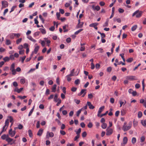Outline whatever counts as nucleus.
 Here are the masks:
<instances>
[{"instance_id":"1","label":"nucleus","mask_w":146,"mask_h":146,"mask_svg":"<svg viewBox=\"0 0 146 146\" xmlns=\"http://www.w3.org/2000/svg\"><path fill=\"white\" fill-rule=\"evenodd\" d=\"M142 12L141 11L137 10L132 15V16L133 17L135 15L136 18H139L142 15Z\"/></svg>"},{"instance_id":"2","label":"nucleus","mask_w":146,"mask_h":146,"mask_svg":"<svg viewBox=\"0 0 146 146\" xmlns=\"http://www.w3.org/2000/svg\"><path fill=\"white\" fill-rule=\"evenodd\" d=\"M9 125V119H7L5 121V125L3 127L2 130L1 132V133H2L3 132L6 131V129L8 126Z\"/></svg>"},{"instance_id":"3","label":"nucleus","mask_w":146,"mask_h":146,"mask_svg":"<svg viewBox=\"0 0 146 146\" xmlns=\"http://www.w3.org/2000/svg\"><path fill=\"white\" fill-rule=\"evenodd\" d=\"M128 126L124 125L123 127V129L124 131H126L130 129L131 127L132 122H130Z\"/></svg>"},{"instance_id":"4","label":"nucleus","mask_w":146,"mask_h":146,"mask_svg":"<svg viewBox=\"0 0 146 146\" xmlns=\"http://www.w3.org/2000/svg\"><path fill=\"white\" fill-rule=\"evenodd\" d=\"M106 135H110L112 134L113 133V129L111 128L108 127L106 129Z\"/></svg>"},{"instance_id":"5","label":"nucleus","mask_w":146,"mask_h":146,"mask_svg":"<svg viewBox=\"0 0 146 146\" xmlns=\"http://www.w3.org/2000/svg\"><path fill=\"white\" fill-rule=\"evenodd\" d=\"M98 24V23H92L89 25V26L90 27H94L96 30H97L98 27H96Z\"/></svg>"},{"instance_id":"6","label":"nucleus","mask_w":146,"mask_h":146,"mask_svg":"<svg viewBox=\"0 0 146 146\" xmlns=\"http://www.w3.org/2000/svg\"><path fill=\"white\" fill-rule=\"evenodd\" d=\"M2 7L5 8L8 7V2L6 1H2L1 2Z\"/></svg>"},{"instance_id":"7","label":"nucleus","mask_w":146,"mask_h":146,"mask_svg":"<svg viewBox=\"0 0 146 146\" xmlns=\"http://www.w3.org/2000/svg\"><path fill=\"white\" fill-rule=\"evenodd\" d=\"M54 136V134L52 132H50L49 131H47L46 135V137L48 138L49 137H52Z\"/></svg>"},{"instance_id":"8","label":"nucleus","mask_w":146,"mask_h":146,"mask_svg":"<svg viewBox=\"0 0 146 146\" xmlns=\"http://www.w3.org/2000/svg\"><path fill=\"white\" fill-rule=\"evenodd\" d=\"M78 23L76 26V27L77 28H81L83 27V25L84 24V22H80V19L78 20Z\"/></svg>"},{"instance_id":"9","label":"nucleus","mask_w":146,"mask_h":146,"mask_svg":"<svg viewBox=\"0 0 146 146\" xmlns=\"http://www.w3.org/2000/svg\"><path fill=\"white\" fill-rule=\"evenodd\" d=\"M135 76H127L126 78L130 80H136V79L135 78Z\"/></svg>"},{"instance_id":"10","label":"nucleus","mask_w":146,"mask_h":146,"mask_svg":"<svg viewBox=\"0 0 146 146\" xmlns=\"http://www.w3.org/2000/svg\"><path fill=\"white\" fill-rule=\"evenodd\" d=\"M87 105L89 107V108L90 109H93L95 108L94 106L90 102H87Z\"/></svg>"},{"instance_id":"11","label":"nucleus","mask_w":146,"mask_h":146,"mask_svg":"<svg viewBox=\"0 0 146 146\" xmlns=\"http://www.w3.org/2000/svg\"><path fill=\"white\" fill-rule=\"evenodd\" d=\"M8 117L9 118V121L11 123V124L10 125V127H11L13 125V117L11 116H9Z\"/></svg>"},{"instance_id":"12","label":"nucleus","mask_w":146,"mask_h":146,"mask_svg":"<svg viewBox=\"0 0 146 146\" xmlns=\"http://www.w3.org/2000/svg\"><path fill=\"white\" fill-rule=\"evenodd\" d=\"M39 46H37L35 47L34 51H33L34 52V53L35 54H36L37 53V52L39 49Z\"/></svg>"},{"instance_id":"13","label":"nucleus","mask_w":146,"mask_h":146,"mask_svg":"<svg viewBox=\"0 0 146 146\" xmlns=\"http://www.w3.org/2000/svg\"><path fill=\"white\" fill-rule=\"evenodd\" d=\"M56 84H54L53 85L52 88V92H56Z\"/></svg>"},{"instance_id":"14","label":"nucleus","mask_w":146,"mask_h":146,"mask_svg":"<svg viewBox=\"0 0 146 146\" xmlns=\"http://www.w3.org/2000/svg\"><path fill=\"white\" fill-rule=\"evenodd\" d=\"M43 129H40L38 131L37 133V135L39 136H41L43 133Z\"/></svg>"},{"instance_id":"15","label":"nucleus","mask_w":146,"mask_h":146,"mask_svg":"<svg viewBox=\"0 0 146 146\" xmlns=\"http://www.w3.org/2000/svg\"><path fill=\"white\" fill-rule=\"evenodd\" d=\"M16 133V131L15 130H14L10 133H9V134L10 135L11 137H13L15 135Z\"/></svg>"},{"instance_id":"16","label":"nucleus","mask_w":146,"mask_h":146,"mask_svg":"<svg viewBox=\"0 0 146 146\" xmlns=\"http://www.w3.org/2000/svg\"><path fill=\"white\" fill-rule=\"evenodd\" d=\"M27 38L30 40H31L34 42H36V40L34 39L31 36H30L27 37Z\"/></svg>"},{"instance_id":"17","label":"nucleus","mask_w":146,"mask_h":146,"mask_svg":"<svg viewBox=\"0 0 146 146\" xmlns=\"http://www.w3.org/2000/svg\"><path fill=\"white\" fill-rule=\"evenodd\" d=\"M127 138L126 137H125L123 139V144H125L127 143Z\"/></svg>"},{"instance_id":"18","label":"nucleus","mask_w":146,"mask_h":146,"mask_svg":"<svg viewBox=\"0 0 146 146\" xmlns=\"http://www.w3.org/2000/svg\"><path fill=\"white\" fill-rule=\"evenodd\" d=\"M104 107H105L104 106H102L100 108L98 111L99 113H101L104 110Z\"/></svg>"},{"instance_id":"19","label":"nucleus","mask_w":146,"mask_h":146,"mask_svg":"<svg viewBox=\"0 0 146 146\" xmlns=\"http://www.w3.org/2000/svg\"><path fill=\"white\" fill-rule=\"evenodd\" d=\"M68 25H66L65 26H63L62 27L63 29L64 30V32H66L68 31V29H66V27H68Z\"/></svg>"},{"instance_id":"20","label":"nucleus","mask_w":146,"mask_h":146,"mask_svg":"<svg viewBox=\"0 0 146 146\" xmlns=\"http://www.w3.org/2000/svg\"><path fill=\"white\" fill-rule=\"evenodd\" d=\"M79 70H78V72L77 73V74H71V73H70V74L68 75V76H69L70 77H71V76H77L79 73Z\"/></svg>"},{"instance_id":"21","label":"nucleus","mask_w":146,"mask_h":146,"mask_svg":"<svg viewBox=\"0 0 146 146\" xmlns=\"http://www.w3.org/2000/svg\"><path fill=\"white\" fill-rule=\"evenodd\" d=\"M141 123L143 126H146V120H141Z\"/></svg>"},{"instance_id":"22","label":"nucleus","mask_w":146,"mask_h":146,"mask_svg":"<svg viewBox=\"0 0 146 146\" xmlns=\"http://www.w3.org/2000/svg\"><path fill=\"white\" fill-rule=\"evenodd\" d=\"M9 136L8 135H6L4 134L2 135L1 136V138L3 140L6 139V138H7Z\"/></svg>"},{"instance_id":"23","label":"nucleus","mask_w":146,"mask_h":146,"mask_svg":"<svg viewBox=\"0 0 146 146\" xmlns=\"http://www.w3.org/2000/svg\"><path fill=\"white\" fill-rule=\"evenodd\" d=\"M6 140L7 141L8 143H10L13 140V139H11L9 137V136L7 137V138H6Z\"/></svg>"},{"instance_id":"24","label":"nucleus","mask_w":146,"mask_h":146,"mask_svg":"<svg viewBox=\"0 0 146 146\" xmlns=\"http://www.w3.org/2000/svg\"><path fill=\"white\" fill-rule=\"evenodd\" d=\"M107 126V125L106 123H102V124L101 126V127L103 129H105L106 128Z\"/></svg>"},{"instance_id":"25","label":"nucleus","mask_w":146,"mask_h":146,"mask_svg":"<svg viewBox=\"0 0 146 146\" xmlns=\"http://www.w3.org/2000/svg\"><path fill=\"white\" fill-rule=\"evenodd\" d=\"M83 108H82L81 109L78 110L76 112V116H79L80 113H81V111L83 110Z\"/></svg>"},{"instance_id":"26","label":"nucleus","mask_w":146,"mask_h":146,"mask_svg":"<svg viewBox=\"0 0 146 146\" xmlns=\"http://www.w3.org/2000/svg\"><path fill=\"white\" fill-rule=\"evenodd\" d=\"M58 95L57 94H55L54 98V101L57 102L58 101V99H57Z\"/></svg>"},{"instance_id":"27","label":"nucleus","mask_w":146,"mask_h":146,"mask_svg":"<svg viewBox=\"0 0 146 146\" xmlns=\"http://www.w3.org/2000/svg\"><path fill=\"white\" fill-rule=\"evenodd\" d=\"M137 27V25H135L132 27L131 28V31H135Z\"/></svg>"},{"instance_id":"28","label":"nucleus","mask_w":146,"mask_h":146,"mask_svg":"<svg viewBox=\"0 0 146 146\" xmlns=\"http://www.w3.org/2000/svg\"><path fill=\"white\" fill-rule=\"evenodd\" d=\"M142 115V113L141 111H139L138 113V117L139 118H140Z\"/></svg>"},{"instance_id":"29","label":"nucleus","mask_w":146,"mask_h":146,"mask_svg":"<svg viewBox=\"0 0 146 146\" xmlns=\"http://www.w3.org/2000/svg\"><path fill=\"white\" fill-rule=\"evenodd\" d=\"M15 64L14 63H13L12 65L11 66L10 70H14L15 69Z\"/></svg>"},{"instance_id":"30","label":"nucleus","mask_w":146,"mask_h":146,"mask_svg":"<svg viewBox=\"0 0 146 146\" xmlns=\"http://www.w3.org/2000/svg\"><path fill=\"white\" fill-rule=\"evenodd\" d=\"M3 60L5 62L8 61L9 60V58L8 56H6L3 58Z\"/></svg>"},{"instance_id":"31","label":"nucleus","mask_w":146,"mask_h":146,"mask_svg":"<svg viewBox=\"0 0 146 146\" xmlns=\"http://www.w3.org/2000/svg\"><path fill=\"white\" fill-rule=\"evenodd\" d=\"M80 83V80L79 79H77L75 81L74 83L75 84L77 85Z\"/></svg>"},{"instance_id":"32","label":"nucleus","mask_w":146,"mask_h":146,"mask_svg":"<svg viewBox=\"0 0 146 146\" xmlns=\"http://www.w3.org/2000/svg\"><path fill=\"white\" fill-rule=\"evenodd\" d=\"M28 133L29 134V136L31 137H32L33 136V134L31 129H29L28 130Z\"/></svg>"},{"instance_id":"33","label":"nucleus","mask_w":146,"mask_h":146,"mask_svg":"<svg viewBox=\"0 0 146 146\" xmlns=\"http://www.w3.org/2000/svg\"><path fill=\"white\" fill-rule=\"evenodd\" d=\"M34 106L33 108H32V109L30 111L29 114V115H28V116H30L31 115L32 113L33 110H34Z\"/></svg>"},{"instance_id":"34","label":"nucleus","mask_w":146,"mask_h":146,"mask_svg":"<svg viewBox=\"0 0 146 146\" xmlns=\"http://www.w3.org/2000/svg\"><path fill=\"white\" fill-rule=\"evenodd\" d=\"M22 40V38H21L17 39L16 41V44H19L21 41Z\"/></svg>"},{"instance_id":"35","label":"nucleus","mask_w":146,"mask_h":146,"mask_svg":"<svg viewBox=\"0 0 146 146\" xmlns=\"http://www.w3.org/2000/svg\"><path fill=\"white\" fill-rule=\"evenodd\" d=\"M11 42L10 40L8 39H7L6 40V42L5 44L7 45H9L11 44Z\"/></svg>"},{"instance_id":"36","label":"nucleus","mask_w":146,"mask_h":146,"mask_svg":"<svg viewBox=\"0 0 146 146\" xmlns=\"http://www.w3.org/2000/svg\"><path fill=\"white\" fill-rule=\"evenodd\" d=\"M144 80H145V79H143V80L142 81V86H143L142 90L143 91H144V88H145V86L144 82Z\"/></svg>"},{"instance_id":"37","label":"nucleus","mask_w":146,"mask_h":146,"mask_svg":"<svg viewBox=\"0 0 146 146\" xmlns=\"http://www.w3.org/2000/svg\"><path fill=\"white\" fill-rule=\"evenodd\" d=\"M39 29L40 30L41 32L43 34H45L46 33V31L44 29L40 28Z\"/></svg>"},{"instance_id":"38","label":"nucleus","mask_w":146,"mask_h":146,"mask_svg":"<svg viewBox=\"0 0 146 146\" xmlns=\"http://www.w3.org/2000/svg\"><path fill=\"white\" fill-rule=\"evenodd\" d=\"M113 20L114 21H115L116 20L117 22L118 23H120L121 22V20L120 18H118L116 19L115 18H113Z\"/></svg>"},{"instance_id":"39","label":"nucleus","mask_w":146,"mask_h":146,"mask_svg":"<svg viewBox=\"0 0 146 146\" xmlns=\"http://www.w3.org/2000/svg\"><path fill=\"white\" fill-rule=\"evenodd\" d=\"M83 30V29H79V30L77 31H76L75 33L74 34L75 35H77L79 33H80V32H81Z\"/></svg>"},{"instance_id":"40","label":"nucleus","mask_w":146,"mask_h":146,"mask_svg":"<svg viewBox=\"0 0 146 146\" xmlns=\"http://www.w3.org/2000/svg\"><path fill=\"white\" fill-rule=\"evenodd\" d=\"M56 16L57 18V19L59 20H60V13L57 12L56 13Z\"/></svg>"},{"instance_id":"41","label":"nucleus","mask_w":146,"mask_h":146,"mask_svg":"<svg viewBox=\"0 0 146 146\" xmlns=\"http://www.w3.org/2000/svg\"><path fill=\"white\" fill-rule=\"evenodd\" d=\"M133 60V58H130L128 59L126 61L128 62H131Z\"/></svg>"},{"instance_id":"42","label":"nucleus","mask_w":146,"mask_h":146,"mask_svg":"<svg viewBox=\"0 0 146 146\" xmlns=\"http://www.w3.org/2000/svg\"><path fill=\"white\" fill-rule=\"evenodd\" d=\"M136 142V139L135 137H133L131 140V142L132 143L134 144Z\"/></svg>"},{"instance_id":"43","label":"nucleus","mask_w":146,"mask_h":146,"mask_svg":"<svg viewBox=\"0 0 146 146\" xmlns=\"http://www.w3.org/2000/svg\"><path fill=\"white\" fill-rule=\"evenodd\" d=\"M93 125L92 123L91 122H89L88 125V127L89 128H91L92 127Z\"/></svg>"},{"instance_id":"44","label":"nucleus","mask_w":146,"mask_h":146,"mask_svg":"<svg viewBox=\"0 0 146 146\" xmlns=\"http://www.w3.org/2000/svg\"><path fill=\"white\" fill-rule=\"evenodd\" d=\"M87 133L86 131H84L82 133V136L83 137H85Z\"/></svg>"},{"instance_id":"45","label":"nucleus","mask_w":146,"mask_h":146,"mask_svg":"<svg viewBox=\"0 0 146 146\" xmlns=\"http://www.w3.org/2000/svg\"><path fill=\"white\" fill-rule=\"evenodd\" d=\"M124 11L122 9L120 8L118 9V11L119 13H122L124 12Z\"/></svg>"},{"instance_id":"46","label":"nucleus","mask_w":146,"mask_h":146,"mask_svg":"<svg viewBox=\"0 0 146 146\" xmlns=\"http://www.w3.org/2000/svg\"><path fill=\"white\" fill-rule=\"evenodd\" d=\"M112 70V68L111 67H109L107 68V71L108 72H110Z\"/></svg>"},{"instance_id":"47","label":"nucleus","mask_w":146,"mask_h":146,"mask_svg":"<svg viewBox=\"0 0 146 146\" xmlns=\"http://www.w3.org/2000/svg\"><path fill=\"white\" fill-rule=\"evenodd\" d=\"M145 137L144 136H142L140 139L141 142H143L145 140Z\"/></svg>"},{"instance_id":"48","label":"nucleus","mask_w":146,"mask_h":146,"mask_svg":"<svg viewBox=\"0 0 146 146\" xmlns=\"http://www.w3.org/2000/svg\"><path fill=\"white\" fill-rule=\"evenodd\" d=\"M81 129L80 128L78 129V131H76V132L77 135H80V133L81 132Z\"/></svg>"},{"instance_id":"49","label":"nucleus","mask_w":146,"mask_h":146,"mask_svg":"<svg viewBox=\"0 0 146 146\" xmlns=\"http://www.w3.org/2000/svg\"><path fill=\"white\" fill-rule=\"evenodd\" d=\"M39 18L41 19V20L42 21V23H44V20L42 17V15H39Z\"/></svg>"},{"instance_id":"50","label":"nucleus","mask_w":146,"mask_h":146,"mask_svg":"<svg viewBox=\"0 0 146 146\" xmlns=\"http://www.w3.org/2000/svg\"><path fill=\"white\" fill-rule=\"evenodd\" d=\"M38 17L37 16L36 18L34 19L35 23L36 24H37L38 23V22L37 20Z\"/></svg>"},{"instance_id":"51","label":"nucleus","mask_w":146,"mask_h":146,"mask_svg":"<svg viewBox=\"0 0 146 146\" xmlns=\"http://www.w3.org/2000/svg\"><path fill=\"white\" fill-rule=\"evenodd\" d=\"M39 33L40 32H35L34 34V37H36L37 36H38L39 35Z\"/></svg>"},{"instance_id":"52","label":"nucleus","mask_w":146,"mask_h":146,"mask_svg":"<svg viewBox=\"0 0 146 146\" xmlns=\"http://www.w3.org/2000/svg\"><path fill=\"white\" fill-rule=\"evenodd\" d=\"M95 10H96L97 11H98L100 9V7L99 6L97 5V6H96L95 7Z\"/></svg>"},{"instance_id":"53","label":"nucleus","mask_w":146,"mask_h":146,"mask_svg":"<svg viewBox=\"0 0 146 146\" xmlns=\"http://www.w3.org/2000/svg\"><path fill=\"white\" fill-rule=\"evenodd\" d=\"M58 102L56 104V106H58L61 103V100L60 99H58Z\"/></svg>"},{"instance_id":"54","label":"nucleus","mask_w":146,"mask_h":146,"mask_svg":"<svg viewBox=\"0 0 146 146\" xmlns=\"http://www.w3.org/2000/svg\"><path fill=\"white\" fill-rule=\"evenodd\" d=\"M23 127V126L21 124H19L18 126V129H22Z\"/></svg>"},{"instance_id":"55","label":"nucleus","mask_w":146,"mask_h":146,"mask_svg":"<svg viewBox=\"0 0 146 146\" xmlns=\"http://www.w3.org/2000/svg\"><path fill=\"white\" fill-rule=\"evenodd\" d=\"M50 90L49 89H47L45 92V94L46 95H49L50 94Z\"/></svg>"},{"instance_id":"56","label":"nucleus","mask_w":146,"mask_h":146,"mask_svg":"<svg viewBox=\"0 0 146 146\" xmlns=\"http://www.w3.org/2000/svg\"><path fill=\"white\" fill-rule=\"evenodd\" d=\"M23 88H21L19 89H17V93H20L23 90Z\"/></svg>"},{"instance_id":"57","label":"nucleus","mask_w":146,"mask_h":146,"mask_svg":"<svg viewBox=\"0 0 146 146\" xmlns=\"http://www.w3.org/2000/svg\"><path fill=\"white\" fill-rule=\"evenodd\" d=\"M9 60H13L14 59V56L13 55H11L9 56Z\"/></svg>"},{"instance_id":"58","label":"nucleus","mask_w":146,"mask_h":146,"mask_svg":"<svg viewBox=\"0 0 146 146\" xmlns=\"http://www.w3.org/2000/svg\"><path fill=\"white\" fill-rule=\"evenodd\" d=\"M133 124L134 126L135 127L137 126V125L138 122L136 121H135V120H134L133 121Z\"/></svg>"},{"instance_id":"59","label":"nucleus","mask_w":146,"mask_h":146,"mask_svg":"<svg viewBox=\"0 0 146 146\" xmlns=\"http://www.w3.org/2000/svg\"><path fill=\"white\" fill-rule=\"evenodd\" d=\"M20 82L21 84H23L25 82V80L24 79H21L20 80Z\"/></svg>"},{"instance_id":"60","label":"nucleus","mask_w":146,"mask_h":146,"mask_svg":"<svg viewBox=\"0 0 146 146\" xmlns=\"http://www.w3.org/2000/svg\"><path fill=\"white\" fill-rule=\"evenodd\" d=\"M135 88L137 89H138L140 87V85L139 84H136L135 85Z\"/></svg>"},{"instance_id":"61","label":"nucleus","mask_w":146,"mask_h":146,"mask_svg":"<svg viewBox=\"0 0 146 146\" xmlns=\"http://www.w3.org/2000/svg\"><path fill=\"white\" fill-rule=\"evenodd\" d=\"M39 108L40 109H43L44 108V106L43 104H41L39 106Z\"/></svg>"},{"instance_id":"62","label":"nucleus","mask_w":146,"mask_h":146,"mask_svg":"<svg viewBox=\"0 0 146 146\" xmlns=\"http://www.w3.org/2000/svg\"><path fill=\"white\" fill-rule=\"evenodd\" d=\"M121 115L123 116L125 114V111L124 110H122L121 111Z\"/></svg>"},{"instance_id":"63","label":"nucleus","mask_w":146,"mask_h":146,"mask_svg":"<svg viewBox=\"0 0 146 146\" xmlns=\"http://www.w3.org/2000/svg\"><path fill=\"white\" fill-rule=\"evenodd\" d=\"M74 101L75 102V103L77 104H79L80 102V101L79 100H78L77 99H75Z\"/></svg>"},{"instance_id":"64","label":"nucleus","mask_w":146,"mask_h":146,"mask_svg":"<svg viewBox=\"0 0 146 146\" xmlns=\"http://www.w3.org/2000/svg\"><path fill=\"white\" fill-rule=\"evenodd\" d=\"M55 29L54 26L51 27L50 28L49 30L51 31H53Z\"/></svg>"}]
</instances>
